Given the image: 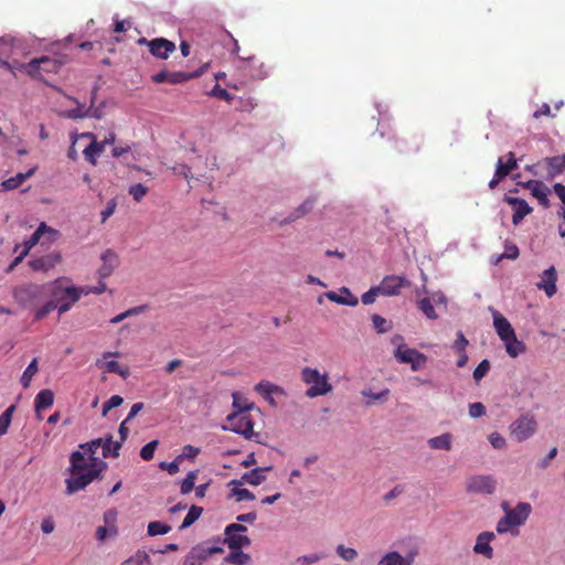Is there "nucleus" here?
<instances>
[{
  "instance_id": "obj_64",
  "label": "nucleus",
  "mask_w": 565,
  "mask_h": 565,
  "mask_svg": "<svg viewBox=\"0 0 565 565\" xmlns=\"http://www.w3.org/2000/svg\"><path fill=\"white\" fill-rule=\"evenodd\" d=\"M199 451H200V450H199L198 448H195V447H193V446H191V445H186V446H184V447H183L182 454H181V455H179V456L177 457V459H178V460H180V461H181L183 458H190V459H193V458H195V457L198 456Z\"/></svg>"
},
{
  "instance_id": "obj_52",
  "label": "nucleus",
  "mask_w": 565,
  "mask_h": 565,
  "mask_svg": "<svg viewBox=\"0 0 565 565\" xmlns=\"http://www.w3.org/2000/svg\"><path fill=\"white\" fill-rule=\"evenodd\" d=\"M379 296H382L377 286L371 287L361 297V301L364 305H372Z\"/></svg>"
},
{
  "instance_id": "obj_53",
  "label": "nucleus",
  "mask_w": 565,
  "mask_h": 565,
  "mask_svg": "<svg viewBox=\"0 0 565 565\" xmlns=\"http://www.w3.org/2000/svg\"><path fill=\"white\" fill-rule=\"evenodd\" d=\"M157 446H158V440H152V441L146 444L140 450V457L143 460H151L153 458L154 450H156Z\"/></svg>"
},
{
  "instance_id": "obj_36",
  "label": "nucleus",
  "mask_w": 565,
  "mask_h": 565,
  "mask_svg": "<svg viewBox=\"0 0 565 565\" xmlns=\"http://www.w3.org/2000/svg\"><path fill=\"white\" fill-rule=\"evenodd\" d=\"M418 309L430 320H436L438 315L436 313L430 298H420L417 300Z\"/></svg>"
},
{
  "instance_id": "obj_14",
  "label": "nucleus",
  "mask_w": 565,
  "mask_h": 565,
  "mask_svg": "<svg viewBox=\"0 0 565 565\" xmlns=\"http://www.w3.org/2000/svg\"><path fill=\"white\" fill-rule=\"evenodd\" d=\"M504 201L514 210L512 215V223L515 226L519 225L523 218L531 214L533 211V209L523 199L505 195Z\"/></svg>"
},
{
  "instance_id": "obj_39",
  "label": "nucleus",
  "mask_w": 565,
  "mask_h": 565,
  "mask_svg": "<svg viewBox=\"0 0 565 565\" xmlns=\"http://www.w3.org/2000/svg\"><path fill=\"white\" fill-rule=\"evenodd\" d=\"M14 411H15V405H11L1 414V416H0V437L3 436L4 434H7L9 427H10Z\"/></svg>"
},
{
  "instance_id": "obj_37",
  "label": "nucleus",
  "mask_w": 565,
  "mask_h": 565,
  "mask_svg": "<svg viewBox=\"0 0 565 565\" xmlns=\"http://www.w3.org/2000/svg\"><path fill=\"white\" fill-rule=\"evenodd\" d=\"M225 562L235 564V565H247L250 562V556L239 550H235L234 552L230 553Z\"/></svg>"
},
{
  "instance_id": "obj_7",
  "label": "nucleus",
  "mask_w": 565,
  "mask_h": 565,
  "mask_svg": "<svg viewBox=\"0 0 565 565\" xmlns=\"http://www.w3.org/2000/svg\"><path fill=\"white\" fill-rule=\"evenodd\" d=\"M227 426L224 429H230L236 434L244 436L246 439H252L257 434L254 433V423L246 414L233 413L226 417Z\"/></svg>"
},
{
  "instance_id": "obj_10",
  "label": "nucleus",
  "mask_w": 565,
  "mask_h": 565,
  "mask_svg": "<svg viewBox=\"0 0 565 565\" xmlns=\"http://www.w3.org/2000/svg\"><path fill=\"white\" fill-rule=\"evenodd\" d=\"M495 486L497 481L492 476L478 475L467 480L466 490L470 493L492 494Z\"/></svg>"
},
{
  "instance_id": "obj_2",
  "label": "nucleus",
  "mask_w": 565,
  "mask_h": 565,
  "mask_svg": "<svg viewBox=\"0 0 565 565\" xmlns=\"http://www.w3.org/2000/svg\"><path fill=\"white\" fill-rule=\"evenodd\" d=\"M49 295L51 299L35 310L34 320H42L55 309L63 315L82 297L78 287L64 286L62 278L49 282Z\"/></svg>"
},
{
  "instance_id": "obj_26",
  "label": "nucleus",
  "mask_w": 565,
  "mask_h": 565,
  "mask_svg": "<svg viewBox=\"0 0 565 565\" xmlns=\"http://www.w3.org/2000/svg\"><path fill=\"white\" fill-rule=\"evenodd\" d=\"M507 161H503V158L500 157L497 161V175L499 178H505L512 170L518 168V160L515 158V153L510 151L507 154Z\"/></svg>"
},
{
  "instance_id": "obj_34",
  "label": "nucleus",
  "mask_w": 565,
  "mask_h": 565,
  "mask_svg": "<svg viewBox=\"0 0 565 565\" xmlns=\"http://www.w3.org/2000/svg\"><path fill=\"white\" fill-rule=\"evenodd\" d=\"M121 448V441H114L113 437L109 435L103 440V457H118L119 449Z\"/></svg>"
},
{
  "instance_id": "obj_56",
  "label": "nucleus",
  "mask_w": 565,
  "mask_h": 565,
  "mask_svg": "<svg viewBox=\"0 0 565 565\" xmlns=\"http://www.w3.org/2000/svg\"><path fill=\"white\" fill-rule=\"evenodd\" d=\"M489 441L494 449H503L507 446L505 438L497 431L489 435Z\"/></svg>"
},
{
  "instance_id": "obj_3",
  "label": "nucleus",
  "mask_w": 565,
  "mask_h": 565,
  "mask_svg": "<svg viewBox=\"0 0 565 565\" xmlns=\"http://www.w3.org/2000/svg\"><path fill=\"white\" fill-rule=\"evenodd\" d=\"M301 380L309 386L306 391V396L310 398L327 395L332 391L328 373H321L317 369L303 367Z\"/></svg>"
},
{
  "instance_id": "obj_24",
  "label": "nucleus",
  "mask_w": 565,
  "mask_h": 565,
  "mask_svg": "<svg viewBox=\"0 0 565 565\" xmlns=\"http://www.w3.org/2000/svg\"><path fill=\"white\" fill-rule=\"evenodd\" d=\"M414 556L406 555L403 556L396 551L388 552L384 554L377 562L376 565H413Z\"/></svg>"
},
{
  "instance_id": "obj_58",
  "label": "nucleus",
  "mask_w": 565,
  "mask_h": 565,
  "mask_svg": "<svg viewBox=\"0 0 565 565\" xmlns=\"http://www.w3.org/2000/svg\"><path fill=\"white\" fill-rule=\"evenodd\" d=\"M232 494L234 497H236V500L237 501H245V500H254L255 499V495L253 494V492H250L248 489H245V488H234L232 490Z\"/></svg>"
},
{
  "instance_id": "obj_30",
  "label": "nucleus",
  "mask_w": 565,
  "mask_h": 565,
  "mask_svg": "<svg viewBox=\"0 0 565 565\" xmlns=\"http://www.w3.org/2000/svg\"><path fill=\"white\" fill-rule=\"evenodd\" d=\"M454 437L450 433H444L427 440L428 446L434 450H450Z\"/></svg>"
},
{
  "instance_id": "obj_40",
  "label": "nucleus",
  "mask_w": 565,
  "mask_h": 565,
  "mask_svg": "<svg viewBox=\"0 0 565 565\" xmlns=\"http://www.w3.org/2000/svg\"><path fill=\"white\" fill-rule=\"evenodd\" d=\"M203 509L196 505H192L188 511L182 524L180 525V530H184L191 526L202 514Z\"/></svg>"
},
{
  "instance_id": "obj_51",
  "label": "nucleus",
  "mask_w": 565,
  "mask_h": 565,
  "mask_svg": "<svg viewBox=\"0 0 565 565\" xmlns=\"http://www.w3.org/2000/svg\"><path fill=\"white\" fill-rule=\"evenodd\" d=\"M546 162L547 166L554 171V173H559L565 169V154L547 158Z\"/></svg>"
},
{
  "instance_id": "obj_20",
  "label": "nucleus",
  "mask_w": 565,
  "mask_h": 565,
  "mask_svg": "<svg viewBox=\"0 0 565 565\" xmlns=\"http://www.w3.org/2000/svg\"><path fill=\"white\" fill-rule=\"evenodd\" d=\"M489 310L493 318V327L501 341L515 332L505 317L493 308H489Z\"/></svg>"
},
{
  "instance_id": "obj_32",
  "label": "nucleus",
  "mask_w": 565,
  "mask_h": 565,
  "mask_svg": "<svg viewBox=\"0 0 565 565\" xmlns=\"http://www.w3.org/2000/svg\"><path fill=\"white\" fill-rule=\"evenodd\" d=\"M35 170H36V168L34 167L24 173H18L14 177L4 180L1 183L3 190L11 191V190L19 188L21 184H23V182L26 179H29L30 177H32L34 174Z\"/></svg>"
},
{
  "instance_id": "obj_31",
  "label": "nucleus",
  "mask_w": 565,
  "mask_h": 565,
  "mask_svg": "<svg viewBox=\"0 0 565 565\" xmlns=\"http://www.w3.org/2000/svg\"><path fill=\"white\" fill-rule=\"evenodd\" d=\"M54 403V393L51 390L40 391L34 399L35 413L39 414L43 409L51 407Z\"/></svg>"
},
{
  "instance_id": "obj_11",
  "label": "nucleus",
  "mask_w": 565,
  "mask_h": 565,
  "mask_svg": "<svg viewBox=\"0 0 565 565\" xmlns=\"http://www.w3.org/2000/svg\"><path fill=\"white\" fill-rule=\"evenodd\" d=\"M411 281L405 276L390 275L385 276L377 285L382 296L393 297L401 294L405 287H409Z\"/></svg>"
},
{
  "instance_id": "obj_60",
  "label": "nucleus",
  "mask_w": 565,
  "mask_h": 565,
  "mask_svg": "<svg viewBox=\"0 0 565 565\" xmlns=\"http://www.w3.org/2000/svg\"><path fill=\"white\" fill-rule=\"evenodd\" d=\"M486 414V407L482 403H472L469 405V416L472 418H479Z\"/></svg>"
},
{
  "instance_id": "obj_50",
  "label": "nucleus",
  "mask_w": 565,
  "mask_h": 565,
  "mask_svg": "<svg viewBox=\"0 0 565 565\" xmlns=\"http://www.w3.org/2000/svg\"><path fill=\"white\" fill-rule=\"evenodd\" d=\"M117 533V527H109L107 525L98 526L96 530V539L99 542H104L107 537H115Z\"/></svg>"
},
{
  "instance_id": "obj_5",
  "label": "nucleus",
  "mask_w": 565,
  "mask_h": 565,
  "mask_svg": "<svg viewBox=\"0 0 565 565\" xmlns=\"http://www.w3.org/2000/svg\"><path fill=\"white\" fill-rule=\"evenodd\" d=\"M532 508L527 502H520L512 510H507V514L497 523L499 534L512 531L513 527L523 525L531 514Z\"/></svg>"
},
{
  "instance_id": "obj_33",
  "label": "nucleus",
  "mask_w": 565,
  "mask_h": 565,
  "mask_svg": "<svg viewBox=\"0 0 565 565\" xmlns=\"http://www.w3.org/2000/svg\"><path fill=\"white\" fill-rule=\"evenodd\" d=\"M225 534H226L225 542L227 543V545L231 550H239L241 547L247 546L250 544V540L244 534H238L235 532L225 533Z\"/></svg>"
},
{
  "instance_id": "obj_35",
  "label": "nucleus",
  "mask_w": 565,
  "mask_h": 565,
  "mask_svg": "<svg viewBox=\"0 0 565 565\" xmlns=\"http://www.w3.org/2000/svg\"><path fill=\"white\" fill-rule=\"evenodd\" d=\"M72 102L76 104V108L70 109L65 111V116L71 119H83L86 117H90V108L86 107L84 104H81L77 99L68 97Z\"/></svg>"
},
{
  "instance_id": "obj_47",
  "label": "nucleus",
  "mask_w": 565,
  "mask_h": 565,
  "mask_svg": "<svg viewBox=\"0 0 565 565\" xmlns=\"http://www.w3.org/2000/svg\"><path fill=\"white\" fill-rule=\"evenodd\" d=\"M372 322L379 333H385L392 328V323L379 315L372 316Z\"/></svg>"
},
{
  "instance_id": "obj_57",
  "label": "nucleus",
  "mask_w": 565,
  "mask_h": 565,
  "mask_svg": "<svg viewBox=\"0 0 565 565\" xmlns=\"http://www.w3.org/2000/svg\"><path fill=\"white\" fill-rule=\"evenodd\" d=\"M78 289L81 290V296H83V295L86 296L89 294L100 295L106 291L107 286L105 282L100 281L96 287L84 286V287H78Z\"/></svg>"
},
{
  "instance_id": "obj_62",
  "label": "nucleus",
  "mask_w": 565,
  "mask_h": 565,
  "mask_svg": "<svg viewBox=\"0 0 565 565\" xmlns=\"http://www.w3.org/2000/svg\"><path fill=\"white\" fill-rule=\"evenodd\" d=\"M556 455H557V448L554 447L550 450V452L544 458H542L537 461V467L540 469H546L551 465L552 460L556 457Z\"/></svg>"
},
{
  "instance_id": "obj_59",
  "label": "nucleus",
  "mask_w": 565,
  "mask_h": 565,
  "mask_svg": "<svg viewBox=\"0 0 565 565\" xmlns=\"http://www.w3.org/2000/svg\"><path fill=\"white\" fill-rule=\"evenodd\" d=\"M192 74H188L184 72H172L169 73L168 82L171 84H179L192 78Z\"/></svg>"
},
{
  "instance_id": "obj_27",
  "label": "nucleus",
  "mask_w": 565,
  "mask_h": 565,
  "mask_svg": "<svg viewBox=\"0 0 565 565\" xmlns=\"http://www.w3.org/2000/svg\"><path fill=\"white\" fill-rule=\"evenodd\" d=\"M56 66H57L56 61H53V60H51L47 56H42L40 58H33L26 65L28 73L30 75H32V76L35 75V73L40 68H43L44 71H47V72H51V71H54L56 68Z\"/></svg>"
},
{
  "instance_id": "obj_49",
  "label": "nucleus",
  "mask_w": 565,
  "mask_h": 565,
  "mask_svg": "<svg viewBox=\"0 0 565 565\" xmlns=\"http://www.w3.org/2000/svg\"><path fill=\"white\" fill-rule=\"evenodd\" d=\"M233 397V406L237 409L236 413L245 414V412L252 409L253 404L247 403V401H241V394L238 392H234L232 394Z\"/></svg>"
},
{
  "instance_id": "obj_12",
  "label": "nucleus",
  "mask_w": 565,
  "mask_h": 565,
  "mask_svg": "<svg viewBox=\"0 0 565 565\" xmlns=\"http://www.w3.org/2000/svg\"><path fill=\"white\" fill-rule=\"evenodd\" d=\"M62 262L60 252L53 250L49 254L33 257L29 260V266L34 271L47 273Z\"/></svg>"
},
{
  "instance_id": "obj_19",
  "label": "nucleus",
  "mask_w": 565,
  "mask_h": 565,
  "mask_svg": "<svg viewBox=\"0 0 565 565\" xmlns=\"http://www.w3.org/2000/svg\"><path fill=\"white\" fill-rule=\"evenodd\" d=\"M271 466L255 468L242 476L241 480H233V484L248 483L250 486H259L266 480V471L271 470Z\"/></svg>"
},
{
  "instance_id": "obj_23",
  "label": "nucleus",
  "mask_w": 565,
  "mask_h": 565,
  "mask_svg": "<svg viewBox=\"0 0 565 565\" xmlns=\"http://www.w3.org/2000/svg\"><path fill=\"white\" fill-rule=\"evenodd\" d=\"M326 297L332 301V302H335V303H339V305H344V306H350V307H355L358 306L359 303V300L358 298L352 295V292L350 291L349 288L347 287H342L340 289V294H337L334 291H328L326 294Z\"/></svg>"
},
{
  "instance_id": "obj_16",
  "label": "nucleus",
  "mask_w": 565,
  "mask_h": 565,
  "mask_svg": "<svg viewBox=\"0 0 565 565\" xmlns=\"http://www.w3.org/2000/svg\"><path fill=\"white\" fill-rule=\"evenodd\" d=\"M45 234L54 236L56 234V230L49 226L45 222H41L35 230V232L23 243V255H28L29 252L39 243H41L42 238Z\"/></svg>"
},
{
  "instance_id": "obj_44",
  "label": "nucleus",
  "mask_w": 565,
  "mask_h": 565,
  "mask_svg": "<svg viewBox=\"0 0 565 565\" xmlns=\"http://www.w3.org/2000/svg\"><path fill=\"white\" fill-rule=\"evenodd\" d=\"M324 557L322 553H310L306 555L298 556L296 558L297 565H313L320 562Z\"/></svg>"
},
{
  "instance_id": "obj_45",
  "label": "nucleus",
  "mask_w": 565,
  "mask_h": 565,
  "mask_svg": "<svg viewBox=\"0 0 565 565\" xmlns=\"http://www.w3.org/2000/svg\"><path fill=\"white\" fill-rule=\"evenodd\" d=\"M388 394H390V390L388 388H384V390H382L379 393H374L371 390H363L362 391V395L364 397H367V398L371 399V401L367 402V405H371L375 401H381V402L386 401Z\"/></svg>"
},
{
  "instance_id": "obj_42",
  "label": "nucleus",
  "mask_w": 565,
  "mask_h": 565,
  "mask_svg": "<svg viewBox=\"0 0 565 565\" xmlns=\"http://www.w3.org/2000/svg\"><path fill=\"white\" fill-rule=\"evenodd\" d=\"M120 565H151V561L145 552H137Z\"/></svg>"
},
{
  "instance_id": "obj_21",
  "label": "nucleus",
  "mask_w": 565,
  "mask_h": 565,
  "mask_svg": "<svg viewBox=\"0 0 565 565\" xmlns=\"http://www.w3.org/2000/svg\"><path fill=\"white\" fill-rule=\"evenodd\" d=\"M255 391L262 395L270 405L276 406L275 394L285 395L282 387L267 381H262L255 386Z\"/></svg>"
},
{
  "instance_id": "obj_41",
  "label": "nucleus",
  "mask_w": 565,
  "mask_h": 565,
  "mask_svg": "<svg viewBox=\"0 0 565 565\" xmlns=\"http://www.w3.org/2000/svg\"><path fill=\"white\" fill-rule=\"evenodd\" d=\"M335 553L345 562H353L358 557V551L353 547H348L343 544H339L335 547Z\"/></svg>"
},
{
  "instance_id": "obj_25",
  "label": "nucleus",
  "mask_w": 565,
  "mask_h": 565,
  "mask_svg": "<svg viewBox=\"0 0 565 565\" xmlns=\"http://www.w3.org/2000/svg\"><path fill=\"white\" fill-rule=\"evenodd\" d=\"M523 186L531 191L532 195L539 200L543 206L548 205L547 188L540 181L530 180L523 183Z\"/></svg>"
},
{
  "instance_id": "obj_46",
  "label": "nucleus",
  "mask_w": 565,
  "mask_h": 565,
  "mask_svg": "<svg viewBox=\"0 0 565 565\" xmlns=\"http://www.w3.org/2000/svg\"><path fill=\"white\" fill-rule=\"evenodd\" d=\"M196 477H198V471H190L186 475V477L183 479V481L181 483V489H180L181 493L186 494L193 490Z\"/></svg>"
},
{
  "instance_id": "obj_29",
  "label": "nucleus",
  "mask_w": 565,
  "mask_h": 565,
  "mask_svg": "<svg viewBox=\"0 0 565 565\" xmlns=\"http://www.w3.org/2000/svg\"><path fill=\"white\" fill-rule=\"evenodd\" d=\"M505 351L511 358H516L525 352V344L518 340L515 332L503 339Z\"/></svg>"
},
{
  "instance_id": "obj_9",
  "label": "nucleus",
  "mask_w": 565,
  "mask_h": 565,
  "mask_svg": "<svg viewBox=\"0 0 565 565\" xmlns=\"http://www.w3.org/2000/svg\"><path fill=\"white\" fill-rule=\"evenodd\" d=\"M394 358L404 364H409L413 371L419 370L427 362V356L416 349L408 348L406 344H398L394 350Z\"/></svg>"
},
{
  "instance_id": "obj_13",
  "label": "nucleus",
  "mask_w": 565,
  "mask_h": 565,
  "mask_svg": "<svg viewBox=\"0 0 565 565\" xmlns=\"http://www.w3.org/2000/svg\"><path fill=\"white\" fill-rule=\"evenodd\" d=\"M85 137H89L93 139L90 145L85 148L84 156L87 161H89L92 164H96V156L102 153L107 145H113L115 142V135L113 132L109 134L107 138H105L103 141H97L95 136L93 134H85Z\"/></svg>"
},
{
  "instance_id": "obj_17",
  "label": "nucleus",
  "mask_w": 565,
  "mask_h": 565,
  "mask_svg": "<svg viewBox=\"0 0 565 565\" xmlns=\"http://www.w3.org/2000/svg\"><path fill=\"white\" fill-rule=\"evenodd\" d=\"M149 51L153 56L166 60L170 53L175 51V44L167 39L158 38L149 42Z\"/></svg>"
},
{
  "instance_id": "obj_8",
  "label": "nucleus",
  "mask_w": 565,
  "mask_h": 565,
  "mask_svg": "<svg viewBox=\"0 0 565 565\" xmlns=\"http://www.w3.org/2000/svg\"><path fill=\"white\" fill-rule=\"evenodd\" d=\"M223 548L212 545L209 542H202L185 555L182 565H202L211 555L222 553Z\"/></svg>"
},
{
  "instance_id": "obj_55",
  "label": "nucleus",
  "mask_w": 565,
  "mask_h": 565,
  "mask_svg": "<svg viewBox=\"0 0 565 565\" xmlns=\"http://www.w3.org/2000/svg\"><path fill=\"white\" fill-rule=\"evenodd\" d=\"M124 402V398L119 395H113L104 405H103V416H106L107 413L115 408V407H118L122 404Z\"/></svg>"
},
{
  "instance_id": "obj_15",
  "label": "nucleus",
  "mask_w": 565,
  "mask_h": 565,
  "mask_svg": "<svg viewBox=\"0 0 565 565\" xmlns=\"http://www.w3.org/2000/svg\"><path fill=\"white\" fill-rule=\"evenodd\" d=\"M494 539H495V535L493 532L484 531V532L479 533L476 539L473 552L476 554L484 556L486 558H492L493 557V548L490 543Z\"/></svg>"
},
{
  "instance_id": "obj_63",
  "label": "nucleus",
  "mask_w": 565,
  "mask_h": 565,
  "mask_svg": "<svg viewBox=\"0 0 565 565\" xmlns=\"http://www.w3.org/2000/svg\"><path fill=\"white\" fill-rule=\"evenodd\" d=\"M172 170L175 174L182 175L188 181L192 179L191 170L186 164L178 163L172 167Z\"/></svg>"
},
{
  "instance_id": "obj_4",
  "label": "nucleus",
  "mask_w": 565,
  "mask_h": 565,
  "mask_svg": "<svg viewBox=\"0 0 565 565\" xmlns=\"http://www.w3.org/2000/svg\"><path fill=\"white\" fill-rule=\"evenodd\" d=\"M44 294H49V284H22L12 289V297L21 308H33Z\"/></svg>"
},
{
  "instance_id": "obj_48",
  "label": "nucleus",
  "mask_w": 565,
  "mask_h": 565,
  "mask_svg": "<svg viewBox=\"0 0 565 565\" xmlns=\"http://www.w3.org/2000/svg\"><path fill=\"white\" fill-rule=\"evenodd\" d=\"M128 192L136 202H140L147 195L148 188L141 183H136L129 188Z\"/></svg>"
},
{
  "instance_id": "obj_1",
  "label": "nucleus",
  "mask_w": 565,
  "mask_h": 565,
  "mask_svg": "<svg viewBox=\"0 0 565 565\" xmlns=\"http://www.w3.org/2000/svg\"><path fill=\"white\" fill-rule=\"evenodd\" d=\"M103 438L94 439L81 445L78 451L71 455V477L66 479V492L73 494L87 487L99 473L106 469L107 463L95 457L98 448L103 449Z\"/></svg>"
},
{
  "instance_id": "obj_22",
  "label": "nucleus",
  "mask_w": 565,
  "mask_h": 565,
  "mask_svg": "<svg viewBox=\"0 0 565 565\" xmlns=\"http://www.w3.org/2000/svg\"><path fill=\"white\" fill-rule=\"evenodd\" d=\"M103 265L98 269V276L102 279L109 277L118 266V256L115 252L107 249L100 257Z\"/></svg>"
},
{
  "instance_id": "obj_18",
  "label": "nucleus",
  "mask_w": 565,
  "mask_h": 565,
  "mask_svg": "<svg viewBox=\"0 0 565 565\" xmlns=\"http://www.w3.org/2000/svg\"><path fill=\"white\" fill-rule=\"evenodd\" d=\"M556 270L553 266L544 270L541 275V281L536 284V287L544 290L548 298L556 294Z\"/></svg>"
},
{
  "instance_id": "obj_54",
  "label": "nucleus",
  "mask_w": 565,
  "mask_h": 565,
  "mask_svg": "<svg viewBox=\"0 0 565 565\" xmlns=\"http://www.w3.org/2000/svg\"><path fill=\"white\" fill-rule=\"evenodd\" d=\"M490 370V362L482 360L473 371V379L479 382Z\"/></svg>"
},
{
  "instance_id": "obj_61",
  "label": "nucleus",
  "mask_w": 565,
  "mask_h": 565,
  "mask_svg": "<svg viewBox=\"0 0 565 565\" xmlns=\"http://www.w3.org/2000/svg\"><path fill=\"white\" fill-rule=\"evenodd\" d=\"M468 344H469V342L466 339V337L463 335V333L461 331H458L457 339L454 343V349L456 350V352L461 353V352L466 351V348L468 347Z\"/></svg>"
},
{
  "instance_id": "obj_28",
  "label": "nucleus",
  "mask_w": 565,
  "mask_h": 565,
  "mask_svg": "<svg viewBox=\"0 0 565 565\" xmlns=\"http://www.w3.org/2000/svg\"><path fill=\"white\" fill-rule=\"evenodd\" d=\"M317 202L316 196H310L307 200H305L297 209H295L285 220V223H291L295 222L305 215H307L315 206Z\"/></svg>"
},
{
  "instance_id": "obj_6",
  "label": "nucleus",
  "mask_w": 565,
  "mask_h": 565,
  "mask_svg": "<svg viewBox=\"0 0 565 565\" xmlns=\"http://www.w3.org/2000/svg\"><path fill=\"white\" fill-rule=\"evenodd\" d=\"M536 427L534 416L523 414L510 425V434L516 441L522 443L535 434Z\"/></svg>"
},
{
  "instance_id": "obj_43",
  "label": "nucleus",
  "mask_w": 565,
  "mask_h": 565,
  "mask_svg": "<svg viewBox=\"0 0 565 565\" xmlns=\"http://www.w3.org/2000/svg\"><path fill=\"white\" fill-rule=\"evenodd\" d=\"M171 527L162 522L153 521L148 524V534L150 536L163 535L169 533Z\"/></svg>"
},
{
  "instance_id": "obj_38",
  "label": "nucleus",
  "mask_w": 565,
  "mask_h": 565,
  "mask_svg": "<svg viewBox=\"0 0 565 565\" xmlns=\"http://www.w3.org/2000/svg\"><path fill=\"white\" fill-rule=\"evenodd\" d=\"M39 371V367H38V360L36 359H33L30 364L26 366V369L24 370L22 376H21V384L23 387H29L31 381H32V377L38 373Z\"/></svg>"
}]
</instances>
